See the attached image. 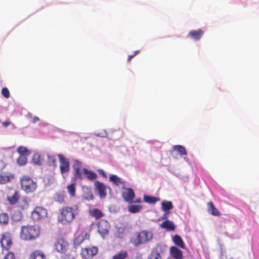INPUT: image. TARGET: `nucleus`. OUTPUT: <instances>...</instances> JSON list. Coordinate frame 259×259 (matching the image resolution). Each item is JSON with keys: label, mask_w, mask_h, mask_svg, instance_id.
I'll return each mask as SVG.
<instances>
[{"label": "nucleus", "mask_w": 259, "mask_h": 259, "mask_svg": "<svg viewBox=\"0 0 259 259\" xmlns=\"http://www.w3.org/2000/svg\"><path fill=\"white\" fill-rule=\"evenodd\" d=\"M40 229L36 226H24L21 227L20 237L24 240H31L38 237Z\"/></svg>", "instance_id": "f03ea898"}, {"label": "nucleus", "mask_w": 259, "mask_h": 259, "mask_svg": "<svg viewBox=\"0 0 259 259\" xmlns=\"http://www.w3.org/2000/svg\"><path fill=\"white\" fill-rule=\"evenodd\" d=\"M19 192L13 189H10L7 196V200L11 205L16 204L20 199Z\"/></svg>", "instance_id": "9b49d317"}, {"label": "nucleus", "mask_w": 259, "mask_h": 259, "mask_svg": "<svg viewBox=\"0 0 259 259\" xmlns=\"http://www.w3.org/2000/svg\"><path fill=\"white\" fill-rule=\"evenodd\" d=\"M69 246V244L68 242L62 238L58 239L55 244L56 250L61 253H65Z\"/></svg>", "instance_id": "f8f14e48"}, {"label": "nucleus", "mask_w": 259, "mask_h": 259, "mask_svg": "<svg viewBox=\"0 0 259 259\" xmlns=\"http://www.w3.org/2000/svg\"><path fill=\"white\" fill-rule=\"evenodd\" d=\"M9 220V215L7 213H0V224L1 225H7Z\"/></svg>", "instance_id": "72a5a7b5"}, {"label": "nucleus", "mask_w": 259, "mask_h": 259, "mask_svg": "<svg viewBox=\"0 0 259 259\" xmlns=\"http://www.w3.org/2000/svg\"><path fill=\"white\" fill-rule=\"evenodd\" d=\"M21 188L26 194L34 192L37 188V184L28 176H23L20 180Z\"/></svg>", "instance_id": "7ed1b4c3"}, {"label": "nucleus", "mask_w": 259, "mask_h": 259, "mask_svg": "<svg viewBox=\"0 0 259 259\" xmlns=\"http://www.w3.org/2000/svg\"><path fill=\"white\" fill-rule=\"evenodd\" d=\"M46 255L42 251L36 250L30 254L28 259H46Z\"/></svg>", "instance_id": "6ab92c4d"}, {"label": "nucleus", "mask_w": 259, "mask_h": 259, "mask_svg": "<svg viewBox=\"0 0 259 259\" xmlns=\"http://www.w3.org/2000/svg\"><path fill=\"white\" fill-rule=\"evenodd\" d=\"M29 206V200L27 197H23L18 204L19 209L24 210L27 209Z\"/></svg>", "instance_id": "412c9836"}, {"label": "nucleus", "mask_w": 259, "mask_h": 259, "mask_svg": "<svg viewBox=\"0 0 259 259\" xmlns=\"http://www.w3.org/2000/svg\"><path fill=\"white\" fill-rule=\"evenodd\" d=\"M208 211L211 215L214 216H220L221 215V212L215 208L212 201L209 202L207 203Z\"/></svg>", "instance_id": "5701e85b"}, {"label": "nucleus", "mask_w": 259, "mask_h": 259, "mask_svg": "<svg viewBox=\"0 0 259 259\" xmlns=\"http://www.w3.org/2000/svg\"><path fill=\"white\" fill-rule=\"evenodd\" d=\"M152 238V235L147 231L136 233L131 239V242L136 246L149 241Z\"/></svg>", "instance_id": "20e7f679"}, {"label": "nucleus", "mask_w": 259, "mask_h": 259, "mask_svg": "<svg viewBox=\"0 0 259 259\" xmlns=\"http://www.w3.org/2000/svg\"><path fill=\"white\" fill-rule=\"evenodd\" d=\"M172 241L177 246L182 249L185 248V243L181 236L179 235H175L173 236Z\"/></svg>", "instance_id": "393cba45"}, {"label": "nucleus", "mask_w": 259, "mask_h": 259, "mask_svg": "<svg viewBox=\"0 0 259 259\" xmlns=\"http://www.w3.org/2000/svg\"><path fill=\"white\" fill-rule=\"evenodd\" d=\"M109 181L116 186H124V182L122 179L115 175H111L109 177Z\"/></svg>", "instance_id": "aec40b11"}, {"label": "nucleus", "mask_w": 259, "mask_h": 259, "mask_svg": "<svg viewBox=\"0 0 259 259\" xmlns=\"http://www.w3.org/2000/svg\"><path fill=\"white\" fill-rule=\"evenodd\" d=\"M17 162L20 165H25L27 162V156L20 155L17 159Z\"/></svg>", "instance_id": "4c0bfd02"}, {"label": "nucleus", "mask_w": 259, "mask_h": 259, "mask_svg": "<svg viewBox=\"0 0 259 259\" xmlns=\"http://www.w3.org/2000/svg\"><path fill=\"white\" fill-rule=\"evenodd\" d=\"M76 184L72 183L68 185L67 187V189L69 194L71 197H74L75 196L76 192Z\"/></svg>", "instance_id": "f704fd0d"}, {"label": "nucleus", "mask_w": 259, "mask_h": 259, "mask_svg": "<svg viewBox=\"0 0 259 259\" xmlns=\"http://www.w3.org/2000/svg\"><path fill=\"white\" fill-rule=\"evenodd\" d=\"M148 259H161V256L157 248H153Z\"/></svg>", "instance_id": "473e14b6"}, {"label": "nucleus", "mask_w": 259, "mask_h": 259, "mask_svg": "<svg viewBox=\"0 0 259 259\" xmlns=\"http://www.w3.org/2000/svg\"><path fill=\"white\" fill-rule=\"evenodd\" d=\"M122 197L123 199L128 203H132L134 202V199L135 197L134 190L131 188H124L123 191Z\"/></svg>", "instance_id": "2eb2a0df"}, {"label": "nucleus", "mask_w": 259, "mask_h": 259, "mask_svg": "<svg viewBox=\"0 0 259 259\" xmlns=\"http://www.w3.org/2000/svg\"><path fill=\"white\" fill-rule=\"evenodd\" d=\"M110 229V224L107 221L101 220L98 222V231L102 237L105 238L108 235Z\"/></svg>", "instance_id": "1a4fd4ad"}, {"label": "nucleus", "mask_w": 259, "mask_h": 259, "mask_svg": "<svg viewBox=\"0 0 259 259\" xmlns=\"http://www.w3.org/2000/svg\"><path fill=\"white\" fill-rule=\"evenodd\" d=\"M98 172L99 174L101 175L103 178H107V176L106 172L102 169H98Z\"/></svg>", "instance_id": "37998d69"}, {"label": "nucleus", "mask_w": 259, "mask_h": 259, "mask_svg": "<svg viewBox=\"0 0 259 259\" xmlns=\"http://www.w3.org/2000/svg\"><path fill=\"white\" fill-rule=\"evenodd\" d=\"M174 150L176 151L181 156L186 155L187 152L184 146L180 145H174L172 147Z\"/></svg>", "instance_id": "bb28decb"}, {"label": "nucleus", "mask_w": 259, "mask_h": 259, "mask_svg": "<svg viewBox=\"0 0 259 259\" xmlns=\"http://www.w3.org/2000/svg\"><path fill=\"white\" fill-rule=\"evenodd\" d=\"M39 119L38 117L34 116L33 118L32 122H33V123H35V122H37L38 121H39Z\"/></svg>", "instance_id": "de8ad7c7"}, {"label": "nucleus", "mask_w": 259, "mask_h": 259, "mask_svg": "<svg viewBox=\"0 0 259 259\" xmlns=\"http://www.w3.org/2000/svg\"><path fill=\"white\" fill-rule=\"evenodd\" d=\"M203 33L204 32L201 29L192 30L189 32L188 36L195 40H198L202 36Z\"/></svg>", "instance_id": "a211bd4d"}, {"label": "nucleus", "mask_w": 259, "mask_h": 259, "mask_svg": "<svg viewBox=\"0 0 259 259\" xmlns=\"http://www.w3.org/2000/svg\"><path fill=\"white\" fill-rule=\"evenodd\" d=\"M171 255L175 259H183V255L182 251L175 246H171L170 248Z\"/></svg>", "instance_id": "f3484780"}, {"label": "nucleus", "mask_w": 259, "mask_h": 259, "mask_svg": "<svg viewBox=\"0 0 259 259\" xmlns=\"http://www.w3.org/2000/svg\"><path fill=\"white\" fill-rule=\"evenodd\" d=\"M159 200L160 198L154 196L149 195H145L144 196V201L149 204H154Z\"/></svg>", "instance_id": "2f4dec72"}, {"label": "nucleus", "mask_w": 259, "mask_h": 259, "mask_svg": "<svg viewBox=\"0 0 259 259\" xmlns=\"http://www.w3.org/2000/svg\"><path fill=\"white\" fill-rule=\"evenodd\" d=\"M82 164L81 161L77 159L74 160L72 168L73 175V179H74V181L77 180H83V177L81 172V170H82Z\"/></svg>", "instance_id": "0eeeda50"}, {"label": "nucleus", "mask_w": 259, "mask_h": 259, "mask_svg": "<svg viewBox=\"0 0 259 259\" xmlns=\"http://www.w3.org/2000/svg\"><path fill=\"white\" fill-rule=\"evenodd\" d=\"M79 208L77 205L64 206L59 210L57 215L58 222L62 225L71 223L79 213Z\"/></svg>", "instance_id": "f257e3e1"}, {"label": "nucleus", "mask_w": 259, "mask_h": 259, "mask_svg": "<svg viewBox=\"0 0 259 259\" xmlns=\"http://www.w3.org/2000/svg\"><path fill=\"white\" fill-rule=\"evenodd\" d=\"M64 259H74V257L72 254H66L64 255Z\"/></svg>", "instance_id": "c03bdc74"}, {"label": "nucleus", "mask_w": 259, "mask_h": 259, "mask_svg": "<svg viewBox=\"0 0 259 259\" xmlns=\"http://www.w3.org/2000/svg\"><path fill=\"white\" fill-rule=\"evenodd\" d=\"M13 178V175H8L6 174H1L0 175V184H5L9 182L11 178Z\"/></svg>", "instance_id": "7c9ffc66"}, {"label": "nucleus", "mask_w": 259, "mask_h": 259, "mask_svg": "<svg viewBox=\"0 0 259 259\" xmlns=\"http://www.w3.org/2000/svg\"><path fill=\"white\" fill-rule=\"evenodd\" d=\"M135 57V55L133 54L132 55H129L128 56L127 61L130 62L131 60V59Z\"/></svg>", "instance_id": "09e8293b"}, {"label": "nucleus", "mask_w": 259, "mask_h": 259, "mask_svg": "<svg viewBox=\"0 0 259 259\" xmlns=\"http://www.w3.org/2000/svg\"><path fill=\"white\" fill-rule=\"evenodd\" d=\"M48 214V210L46 208L41 206H36L31 212V219L34 222H38L46 218Z\"/></svg>", "instance_id": "39448f33"}, {"label": "nucleus", "mask_w": 259, "mask_h": 259, "mask_svg": "<svg viewBox=\"0 0 259 259\" xmlns=\"http://www.w3.org/2000/svg\"><path fill=\"white\" fill-rule=\"evenodd\" d=\"M82 164L81 161L77 159L74 160L72 168L73 175V179H74V181L77 180H83V177L81 172V170H82Z\"/></svg>", "instance_id": "423d86ee"}, {"label": "nucleus", "mask_w": 259, "mask_h": 259, "mask_svg": "<svg viewBox=\"0 0 259 259\" xmlns=\"http://www.w3.org/2000/svg\"><path fill=\"white\" fill-rule=\"evenodd\" d=\"M2 94L3 96L6 98H8L10 96L9 91L7 88H3L2 89Z\"/></svg>", "instance_id": "a19ab883"}, {"label": "nucleus", "mask_w": 259, "mask_h": 259, "mask_svg": "<svg viewBox=\"0 0 259 259\" xmlns=\"http://www.w3.org/2000/svg\"><path fill=\"white\" fill-rule=\"evenodd\" d=\"M98 252V248L97 246H92L82 248L80 251L81 256L85 259H92Z\"/></svg>", "instance_id": "6e6552de"}, {"label": "nucleus", "mask_w": 259, "mask_h": 259, "mask_svg": "<svg viewBox=\"0 0 259 259\" xmlns=\"http://www.w3.org/2000/svg\"><path fill=\"white\" fill-rule=\"evenodd\" d=\"M32 161L35 164L40 165L42 163L43 159L40 154H35L33 157Z\"/></svg>", "instance_id": "c9c22d12"}, {"label": "nucleus", "mask_w": 259, "mask_h": 259, "mask_svg": "<svg viewBox=\"0 0 259 259\" xmlns=\"http://www.w3.org/2000/svg\"><path fill=\"white\" fill-rule=\"evenodd\" d=\"M47 158L48 165L56 167L57 166V159L55 155L48 154Z\"/></svg>", "instance_id": "c756f323"}, {"label": "nucleus", "mask_w": 259, "mask_h": 259, "mask_svg": "<svg viewBox=\"0 0 259 259\" xmlns=\"http://www.w3.org/2000/svg\"><path fill=\"white\" fill-rule=\"evenodd\" d=\"M160 227L166 229L167 231H174L176 226L172 222L166 220L160 224Z\"/></svg>", "instance_id": "4be33fe9"}, {"label": "nucleus", "mask_w": 259, "mask_h": 259, "mask_svg": "<svg viewBox=\"0 0 259 259\" xmlns=\"http://www.w3.org/2000/svg\"><path fill=\"white\" fill-rule=\"evenodd\" d=\"M128 255V252L126 250H121L115 254L111 259H126Z\"/></svg>", "instance_id": "a878e982"}, {"label": "nucleus", "mask_w": 259, "mask_h": 259, "mask_svg": "<svg viewBox=\"0 0 259 259\" xmlns=\"http://www.w3.org/2000/svg\"><path fill=\"white\" fill-rule=\"evenodd\" d=\"M17 151L20 155L28 156L30 154L29 150L24 146H19L17 149Z\"/></svg>", "instance_id": "e433bc0d"}, {"label": "nucleus", "mask_w": 259, "mask_h": 259, "mask_svg": "<svg viewBox=\"0 0 259 259\" xmlns=\"http://www.w3.org/2000/svg\"><path fill=\"white\" fill-rule=\"evenodd\" d=\"M82 172L85 175L87 179L90 181H93L97 178V175L95 172L88 170L86 168H82Z\"/></svg>", "instance_id": "b1692460"}, {"label": "nucleus", "mask_w": 259, "mask_h": 259, "mask_svg": "<svg viewBox=\"0 0 259 259\" xmlns=\"http://www.w3.org/2000/svg\"><path fill=\"white\" fill-rule=\"evenodd\" d=\"M173 208V205L171 201H163L161 203V209L164 212H169Z\"/></svg>", "instance_id": "cd10ccee"}, {"label": "nucleus", "mask_w": 259, "mask_h": 259, "mask_svg": "<svg viewBox=\"0 0 259 259\" xmlns=\"http://www.w3.org/2000/svg\"><path fill=\"white\" fill-rule=\"evenodd\" d=\"M142 206L137 205H132L128 206V210L132 213H137L141 210Z\"/></svg>", "instance_id": "58836bf2"}, {"label": "nucleus", "mask_w": 259, "mask_h": 259, "mask_svg": "<svg viewBox=\"0 0 259 259\" xmlns=\"http://www.w3.org/2000/svg\"><path fill=\"white\" fill-rule=\"evenodd\" d=\"M11 122L9 121H6L2 122V124L5 126H8L11 124Z\"/></svg>", "instance_id": "a18cd8bd"}, {"label": "nucleus", "mask_w": 259, "mask_h": 259, "mask_svg": "<svg viewBox=\"0 0 259 259\" xmlns=\"http://www.w3.org/2000/svg\"><path fill=\"white\" fill-rule=\"evenodd\" d=\"M95 187L96 190L98 191L101 198H104L106 196L107 187L105 184L99 181H96L95 183Z\"/></svg>", "instance_id": "dca6fc26"}, {"label": "nucleus", "mask_w": 259, "mask_h": 259, "mask_svg": "<svg viewBox=\"0 0 259 259\" xmlns=\"http://www.w3.org/2000/svg\"><path fill=\"white\" fill-rule=\"evenodd\" d=\"M92 217H94L96 219H99L103 216V212L98 208H95L90 211Z\"/></svg>", "instance_id": "c85d7f7f"}, {"label": "nucleus", "mask_w": 259, "mask_h": 259, "mask_svg": "<svg viewBox=\"0 0 259 259\" xmlns=\"http://www.w3.org/2000/svg\"><path fill=\"white\" fill-rule=\"evenodd\" d=\"M0 243L3 249L8 250L11 248L13 242L8 234H3L0 239Z\"/></svg>", "instance_id": "4468645a"}, {"label": "nucleus", "mask_w": 259, "mask_h": 259, "mask_svg": "<svg viewBox=\"0 0 259 259\" xmlns=\"http://www.w3.org/2000/svg\"><path fill=\"white\" fill-rule=\"evenodd\" d=\"M15 254L13 252H8L4 256L3 259H15Z\"/></svg>", "instance_id": "79ce46f5"}, {"label": "nucleus", "mask_w": 259, "mask_h": 259, "mask_svg": "<svg viewBox=\"0 0 259 259\" xmlns=\"http://www.w3.org/2000/svg\"><path fill=\"white\" fill-rule=\"evenodd\" d=\"M60 162V170L62 175L67 173L70 170V164L69 160L66 158L62 154L57 155Z\"/></svg>", "instance_id": "9d476101"}, {"label": "nucleus", "mask_w": 259, "mask_h": 259, "mask_svg": "<svg viewBox=\"0 0 259 259\" xmlns=\"http://www.w3.org/2000/svg\"><path fill=\"white\" fill-rule=\"evenodd\" d=\"M170 212H165L164 214L163 215L161 219H166L167 218V216Z\"/></svg>", "instance_id": "49530a36"}, {"label": "nucleus", "mask_w": 259, "mask_h": 259, "mask_svg": "<svg viewBox=\"0 0 259 259\" xmlns=\"http://www.w3.org/2000/svg\"><path fill=\"white\" fill-rule=\"evenodd\" d=\"M65 197L66 196L64 193H60L57 194L56 197V201L59 203H63L65 201Z\"/></svg>", "instance_id": "ea45409f"}, {"label": "nucleus", "mask_w": 259, "mask_h": 259, "mask_svg": "<svg viewBox=\"0 0 259 259\" xmlns=\"http://www.w3.org/2000/svg\"><path fill=\"white\" fill-rule=\"evenodd\" d=\"M167 259H171V258H167Z\"/></svg>", "instance_id": "603ef678"}, {"label": "nucleus", "mask_w": 259, "mask_h": 259, "mask_svg": "<svg viewBox=\"0 0 259 259\" xmlns=\"http://www.w3.org/2000/svg\"><path fill=\"white\" fill-rule=\"evenodd\" d=\"M139 53V51H136L134 52V53L133 54L134 55H135V56L138 54V53Z\"/></svg>", "instance_id": "8fccbe9b"}, {"label": "nucleus", "mask_w": 259, "mask_h": 259, "mask_svg": "<svg viewBox=\"0 0 259 259\" xmlns=\"http://www.w3.org/2000/svg\"><path fill=\"white\" fill-rule=\"evenodd\" d=\"M90 234L85 231H82L76 235L73 241V245L75 247L79 246L81 243L86 240H89Z\"/></svg>", "instance_id": "ddd939ff"}, {"label": "nucleus", "mask_w": 259, "mask_h": 259, "mask_svg": "<svg viewBox=\"0 0 259 259\" xmlns=\"http://www.w3.org/2000/svg\"><path fill=\"white\" fill-rule=\"evenodd\" d=\"M141 202V200L140 199L138 200H137L135 201V202Z\"/></svg>", "instance_id": "3c124183"}]
</instances>
